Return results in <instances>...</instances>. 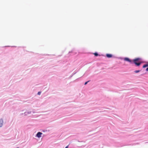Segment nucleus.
<instances>
[{
    "mask_svg": "<svg viewBox=\"0 0 148 148\" xmlns=\"http://www.w3.org/2000/svg\"><path fill=\"white\" fill-rule=\"evenodd\" d=\"M141 59L140 58H136L133 60V63L136 65L139 66L141 64L142 62L141 61Z\"/></svg>",
    "mask_w": 148,
    "mask_h": 148,
    "instance_id": "1",
    "label": "nucleus"
},
{
    "mask_svg": "<svg viewBox=\"0 0 148 148\" xmlns=\"http://www.w3.org/2000/svg\"><path fill=\"white\" fill-rule=\"evenodd\" d=\"M89 82V81H88V82H85V84H84V85H86V84H87L88 82Z\"/></svg>",
    "mask_w": 148,
    "mask_h": 148,
    "instance_id": "11",
    "label": "nucleus"
},
{
    "mask_svg": "<svg viewBox=\"0 0 148 148\" xmlns=\"http://www.w3.org/2000/svg\"><path fill=\"white\" fill-rule=\"evenodd\" d=\"M106 56L109 58H111L112 57V56L111 54H106Z\"/></svg>",
    "mask_w": 148,
    "mask_h": 148,
    "instance_id": "4",
    "label": "nucleus"
},
{
    "mask_svg": "<svg viewBox=\"0 0 148 148\" xmlns=\"http://www.w3.org/2000/svg\"><path fill=\"white\" fill-rule=\"evenodd\" d=\"M140 71V70H136V71H134V72H135V73H138Z\"/></svg>",
    "mask_w": 148,
    "mask_h": 148,
    "instance_id": "7",
    "label": "nucleus"
},
{
    "mask_svg": "<svg viewBox=\"0 0 148 148\" xmlns=\"http://www.w3.org/2000/svg\"><path fill=\"white\" fill-rule=\"evenodd\" d=\"M146 71H148V68L146 69Z\"/></svg>",
    "mask_w": 148,
    "mask_h": 148,
    "instance_id": "12",
    "label": "nucleus"
},
{
    "mask_svg": "<svg viewBox=\"0 0 148 148\" xmlns=\"http://www.w3.org/2000/svg\"><path fill=\"white\" fill-rule=\"evenodd\" d=\"M42 134V133L39 132L37 133L36 134V136L38 138H40L41 137V135Z\"/></svg>",
    "mask_w": 148,
    "mask_h": 148,
    "instance_id": "2",
    "label": "nucleus"
},
{
    "mask_svg": "<svg viewBox=\"0 0 148 148\" xmlns=\"http://www.w3.org/2000/svg\"><path fill=\"white\" fill-rule=\"evenodd\" d=\"M148 66V65L147 64H145L143 66V67L144 68H145L147 66Z\"/></svg>",
    "mask_w": 148,
    "mask_h": 148,
    "instance_id": "6",
    "label": "nucleus"
},
{
    "mask_svg": "<svg viewBox=\"0 0 148 148\" xmlns=\"http://www.w3.org/2000/svg\"><path fill=\"white\" fill-rule=\"evenodd\" d=\"M65 148H68V146H67Z\"/></svg>",
    "mask_w": 148,
    "mask_h": 148,
    "instance_id": "13",
    "label": "nucleus"
},
{
    "mask_svg": "<svg viewBox=\"0 0 148 148\" xmlns=\"http://www.w3.org/2000/svg\"><path fill=\"white\" fill-rule=\"evenodd\" d=\"M18 148V147H17V148Z\"/></svg>",
    "mask_w": 148,
    "mask_h": 148,
    "instance_id": "14",
    "label": "nucleus"
},
{
    "mask_svg": "<svg viewBox=\"0 0 148 148\" xmlns=\"http://www.w3.org/2000/svg\"><path fill=\"white\" fill-rule=\"evenodd\" d=\"M30 113V112H25V115H27V114H29Z\"/></svg>",
    "mask_w": 148,
    "mask_h": 148,
    "instance_id": "8",
    "label": "nucleus"
},
{
    "mask_svg": "<svg viewBox=\"0 0 148 148\" xmlns=\"http://www.w3.org/2000/svg\"><path fill=\"white\" fill-rule=\"evenodd\" d=\"M3 121H0V127H1L3 124Z\"/></svg>",
    "mask_w": 148,
    "mask_h": 148,
    "instance_id": "5",
    "label": "nucleus"
},
{
    "mask_svg": "<svg viewBox=\"0 0 148 148\" xmlns=\"http://www.w3.org/2000/svg\"><path fill=\"white\" fill-rule=\"evenodd\" d=\"M124 60L130 62H132V61L129 58H125L124 59Z\"/></svg>",
    "mask_w": 148,
    "mask_h": 148,
    "instance_id": "3",
    "label": "nucleus"
},
{
    "mask_svg": "<svg viewBox=\"0 0 148 148\" xmlns=\"http://www.w3.org/2000/svg\"><path fill=\"white\" fill-rule=\"evenodd\" d=\"M94 54L95 56H97L98 55V54L97 53H94Z\"/></svg>",
    "mask_w": 148,
    "mask_h": 148,
    "instance_id": "9",
    "label": "nucleus"
},
{
    "mask_svg": "<svg viewBox=\"0 0 148 148\" xmlns=\"http://www.w3.org/2000/svg\"><path fill=\"white\" fill-rule=\"evenodd\" d=\"M41 92H38V95H40V94Z\"/></svg>",
    "mask_w": 148,
    "mask_h": 148,
    "instance_id": "10",
    "label": "nucleus"
}]
</instances>
